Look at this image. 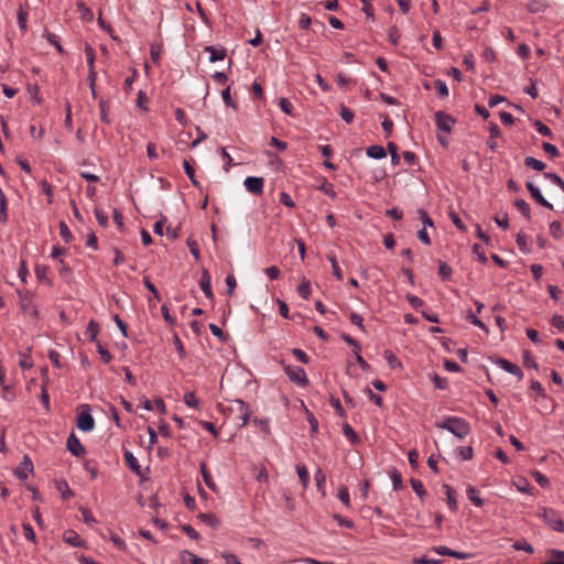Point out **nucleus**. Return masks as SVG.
Listing matches in <instances>:
<instances>
[{
  "instance_id": "f257e3e1",
  "label": "nucleus",
  "mask_w": 564,
  "mask_h": 564,
  "mask_svg": "<svg viewBox=\"0 0 564 564\" xmlns=\"http://www.w3.org/2000/svg\"><path fill=\"white\" fill-rule=\"evenodd\" d=\"M437 429H443L463 440L470 433V424L459 416H446L442 422H436Z\"/></svg>"
},
{
  "instance_id": "f03ea898",
  "label": "nucleus",
  "mask_w": 564,
  "mask_h": 564,
  "mask_svg": "<svg viewBox=\"0 0 564 564\" xmlns=\"http://www.w3.org/2000/svg\"><path fill=\"white\" fill-rule=\"evenodd\" d=\"M281 364L283 365V369L286 376L292 382L301 387L308 386L310 381L306 377L305 370L302 367L286 365L283 360H281Z\"/></svg>"
},
{
  "instance_id": "7ed1b4c3",
  "label": "nucleus",
  "mask_w": 564,
  "mask_h": 564,
  "mask_svg": "<svg viewBox=\"0 0 564 564\" xmlns=\"http://www.w3.org/2000/svg\"><path fill=\"white\" fill-rule=\"evenodd\" d=\"M540 516L554 531L564 532V522L555 510L542 508Z\"/></svg>"
},
{
  "instance_id": "20e7f679",
  "label": "nucleus",
  "mask_w": 564,
  "mask_h": 564,
  "mask_svg": "<svg viewBox=\"0 0 564 564\" xmlns=\"http://www.w3.org/2000/svg\"><path fill=\"white\" fill-rule=\"evenodd\" d=\"M82 408L84 409V411H82L77 416V427L83 432H90L95 427V420L90 414V406L88 404H85Z\"/></svg>"
},
{
  "instance_id": "39448f33",
  "label": "nucleus",
  "mask_w": 564,
  "mask_h": 564,
  "mask_svg": "<svg viewBox=\"0 0 564 564\" xmlns=\"http://www.w3.org/2000/svg\"><path fill=\"white\" fill-rule=\"evenodd\" d=\"M435 123L438 130L449 133L455 124L456 120L451 115L438 110L434 115Z\"/></svg>"
},
{
  "instance_id": "423d86ee",
  "label": "nucleus",
  "mask_w": 564,
  "mask_h": 564,
  "mask_svg": "<svg viewBox=\"0 0 564 564\" xmlns=\"http://www.w3.org/2000/svg\"><path fill=\"white\" fill-rule=\"evenodd\" d=\"M243 184L247 191L254 195H261L263 193V177L248 176L245 178Z\"/></svg>"
},
{
  "instance_id": "0eeeda50",
  "label": "nucleus",
  "mask_w": 564,
  "mask_h": 564,
  "mask_svg": "<svg viewBox=\"0 0 564 564\" xmlns=\"http://www.w3.org/2000/svg\"><path fill=\"white\" fill-rule=\"evenodd\" d=\"M67 449L74 455L75 457H82L86 454V449L80 443V441L77 438V436L74 433H70V435L67 437Z\"/></svg>"
},
{
  "instance_id": "6e6552de",
  "label": "nucleus",
  "mask_w": 564,
  "mask_h": 564,
  "mask_svg": "<svg viewBox=\"0 0 564 564\" xmlns=\"http://www.w3.org/2000/svg\"><path fill=\"white\" fill-rule=\"evenodd\" d=\"M527 189L529 191L531 197L541 206L553 209V205L542 195L541 191L538 186H535L532 182L527 183Z\"/></svg>"
},
{
  "instance_id": "1a4fd4ad",
  "label": "nucleus",
  "mask_w": 564,
  "mask_h": 564,
  "mask_svg": "<svg viewBox=\"0 0 564 564\" xmlns=\"http://www.w3.org/2000/svg\"><path fill=\"white\" fill-rule=\"evenodd\" d=\"M33 471V463L28 455L23 456L20 465L14 469V475L20 479L24 480L28 478L29 473Z\"/></svg>"
},
{
  "instance_id": "9d476101",
  "label": "nucleus",
  "mask_w": 564,
  "mask_h": 564,
  "mask_svg": "<svg viewBox=\"0 0 564 564\" xmlns=\"http://www.w3.org/2000/svg\"><path fill=\"white\" fill-rule=\"evenodd\" d=\"M496 364L499 367H501L505 371L517 376L519 379L523 378V372L518 365L510 362L509 360H507L505 358H498L496 360Z\"/></svg>"
},
{
  "instance_id": "9b49d317",
  "label": "nucleus",
  "mask_w": 564,
  "mask_h": 564,
  "mask_svg": "<svg viewBox=\"0 0 564 564\" xmlns=\"http://www.w3.org/2000/svg\"><path fill=\"white\" fill-rule=\"evenodd\" d=\"M210 275H209V272L207 269H203L202 271V278H200V281H199V286L202 289V291L204 292V294L206 295V297H208L209 300H213L214 299V294H213V291H212V282H210Z\"/></svg>"
},
{
  "instance_id": "f8f14e48",
  "label": "nucleus",
  "mask_w": 564,
  "mask_h": 564,
  "mask_svg": "<svg viewBox=\"0 0 564 564\" xmlns=\"http://www.w3.org/2000/svg\"><path fill=\"white\" fill-rule=\"evenodd\" d=\"M124 462L127 466L138 476L142 477V469L141 466L138 463V459L134 457V455L126 449L123 453Z\"/></svg>"
},
{
  "instance_id": "ddd939ff",
  "label": "nucleus",
  "mask_w": 564,
  "mask_h": 564,
  "mask_svg": "<svg viewBox=\"0 0 564 564\" xmlns=\"http://www.w3.org/2000/svg\"><path fill=\"white\" fill-rule=\"evenodd\" d=\"M205 52H208L210 54L209 62L216 63L218 61H223L226 57V48L220 46L216 47L213 45H208L204 47Z\"/></svg>"
},
{
  "instance_id": "4468645a",
  "label": "nucleus",
  "mask_w": 564,
  "mask_h": 564,
  "mask_svg": "<svg viewBox=\"0 0 564 564\" xmlns=\"http://www.w3.org/2000/svg\"><path fill=\"white\" fill-rule=\"evenodd\" d=\"M489 132H490V137H489V140L487 141V145L491 151H496L498 148V144L495 139L501 137V130L496 122H490L489 123Z\"/></svg>"
},
{
  "instance_id": "2eb2a0df",
  "label": "nucleus",
  "mask_w": 564,
  "mask_h": 564,
  "mask_svg": "<svg viewBox=\"0 0 564 564\" xmlns=\"http://www.w3.org/2000/svg\"><path fill=\"white\" fill-rule=\"evenodd\" d=\"M64 541L75 547L85 546V541L74 530H67L63 534Z\"/></svg>"
},
{
  "instance_id": "dca6fc26",
  "label": "nucleus",
  "mask_w": 564,
  "mask_h": 564,
  "mask_svg": "<svg viewBox=\"0 0 564 564\" xmlns=\"http://www.w3.org/2000/svg\"><path fill=\"white\" fill-rule=\"evenodd\" d=\"M20 304H21V310L24 313L32 315L34 318L39 317V310H37L36 305L32 302L31 299H29L26 296L21 297Z\"/></svg>"
},
{
  "instance_id": "f3484780",
  "label": "nucleus",
  "mask_w": 564,
  "mask_h": 564,
  "mask_svg": "<svg viewBox=\"0 0 564 564\" xmlns=\"http://www.w3.org/2000/svg\"><path fill=\"white\" fill-rule=\"evenodd\" d=\"M443 488L445 490V495H446V500H447V505H448V508L455 512L458 508L457 506V500H456V492L455 490L449 486V485H443Z\"/></svg>"
},
{
  "instance_id": "a211bd4d",
  "label": "nucleus",
  "mask_w": 564,
  "mask_h": 564,
  "mask_svg": "<svg viewBox=\"0 0 564 564\" xmlns=\"http://www.w3.org/2000/svg\"><path fill=\"white\" fill-rule=\"evenodd\" d=\"M200 474H202L203 480H204V482L206 484V486H207L210 490H213V491L217 492L218 488H217V486H216L215 481L213 480V477H212V475L209 474V471H208V469H207V466H206V463H205V462H203V463L200 464Z\"/></svg>"
},
{
  "instance_id": "6ab92c4d",
  "label": "nucleus",
  "mask_w": 564,
  "mask_h": 564,
  "mask_svg": "<svg viewBox=\"0 0 564 564\" xmlns=\"http://www.w3.org/2000/svg\"><path fill=\"white\" fill-rule=\"evenodd\" d=\"M182 564H207L206 561L189 551H183L181 553Z\"/></svg>"
},
{
  "instance_id": "aec40b11",
  "label": "nucleus",
  "mask_w": 564,
  "mask_h": 564,
  "mask_svg": "<svg viewBox=\"0 0 564 564\" xmlns=\"http://www.w3.org/2000/svg\"><path fill=\"white\" fill-rule=\"evenodd\" d=\"M367 155L371 159L381 160L387 156V150L379 144L367 148Z\"/></svg>"
},
{
  "instance_id": "412c9836",
  "label": "nucleus",
  "mask_w": 564,
  "mask_h": 564,
  "mask_svg": "<svg viewBox=\"0 0 564 564\" xmlns=\"http://www.w3.org/2000/svg\"><path fill=\"white\" fill-rule=\"evenodd\" d=\"M198 519L213 529H217L220 525L219 519L212 512L210 513H199Z\"/></svg>"
},
{
  "instance_id": "4be33fe9",
  "label": "nucleus",
  "mask_w": 564,
  "mask_h": 564,
  "mask_svg": "<svg viewBox=\"0 0 564 564\" xmlns=\"http://www.w3.org/2000/svg\"><path fill=\"white\" fill-rule=\"evenodd\" d=\"M77 11L80 13L82 20H85L87 22L91 21L94 19L93 11L86 7L83 0H78L76 2Z\"/></svg>"
},
{
  "instance_id": "5701e85b",
  "label": "nucleus",
  "mask_w": 564,
  "mask_h": 564,
  "mask_svg": "<svg viewBox=\"0 0 564 564\" xmlns=\"http://www.w3.org/2000/svg\"><path fill=\"white\" fill-rule=\"evenodd\" d=\"M547 7L549 4L544 0H530L527 6L528 11L531 13L543 12Z\"/></svg>"
},
{
  "instance_id": "b1692460",
  "label": "nucleus",
  "mask_w": 564,
  "mask_h": 564,
  "mask_svg": "<svg viewBox=\"0 0 564 564\" xmlns=\"http://www.w3.org/2000/svg\"><path fill=\"white\" fill-rule=\"evenodd\" d=\"M343 432H344L345 436L348 437L354 445L361 443L360 436L355 432V430L348 423L343 424Z\"/></svg>"
},
{
  "instance_id": "393cba45",
  "label": "nucleus",
  "mask_w": 564,
  "mask_h": 564,
  "mask_svg": "<svg viewBox=\"0 0 564 564\" xmlns=\"http://www.w3.org/2000/svg\"><path fill=\"white\" fill-rule=\"evenodd\" d=\"M296 473L299 475V478H300V481L302 484V487L304 489H306L307 486H308V482H310V474H308V470H307L306 466L303 465V464H299L296 466Z\"/></svg>"
},
{
  "instance_id": "a878e982",
  "label": "nucleus",
  "mask_w": 564,
  "mask_h": 564,
  "mask_svg": "<svg viewBox=\"0 0 564 564\" xmlns=\"http://www.w3.org/2000/svg\"><path fill=\"white\" fill-rule=\"evenodd\" d=\"M466 491H467V497H468V499H469V500H470L475 506H477V507H482V506H484V500L479 497L478 491H477V489H476L474 486L469 485V486L467 487V490H466Z\"/></svg>"
},
{
  "instance_id": "bb28decb",
  "label": "nucleus",
  "mask_w": 564,
  "mask_h": 564,
  "mask_svg": "<svg viewBox=\"0 0 564 564\" xmlns=\"http://www.w3.org/2000/svg\"><path fill=\"white\" fill-rule=\"evenodd\" d=\"M524 165L539 172L545 169V163L533 156H527L524 159Z\"/></svg>"
},
{
  "instance_id": "cd10ccee",
  "label": "nucleus",
  "mask_w": 564,
  "mask_h": 564,
  "mask_svg": "<svg viewBox=\"0 0 564 564\" xmlns=\"http://www.w3.org/2000/svg\"><path fill=\"white\" fill-rule=\"evenodd\" d=\"M514 206L528 220L531 218L530 205L524 199H516Z\"/></svg>"
},
{
  "instance_id": "c85d7f7f",
  "label": "nucleus",
  "mask_w": 564,
  "mask_h": 564,
  "mask_svg": "<svg viewBox=\"0 0 564 564\" xmlns=\"http://www.w3.org/2000/svg\"><path fill=\"white\" fill-rule=\"evenodd\" d=\"M315 480H316V487H317V490L323 495L325 496V489H324V484L326 481V475L325 473L322 470V468H317L316 471H315Z\"/></svg>"
},
{
  "instance_id": "c756f323",
  "label": "nucleus",
  "mask_w": 564,
  "mask_h": 564,
  "mask_svg": "<svg viewBox=\"0 0 564 564\" xmlns=\"http://www.w3.org/2000/svg\"><path fill=\"white\" fill-rule=\"evenodd\" d=\"M410 484L414 492L423 501L424 497L426 496V490L424 489L422 481L415 478H411Z\"/></svg>"
},
{
  "instance_id": "7c9ffc66",
  "label": "nucleus",
  "mask_w": 564,
  "mask_h": 564,
  "mask_svg": "<svg viewBox=\"0 0 564 564\" xmlns=\"http://www.w3.org/2000/svg\"><path fill=\"white\" fill-rule=\"evenodd\" d=\"M452 268L443 261H440L438 263V275L443 281H449L452 278Z\"/></svg>"
},
{
  "instance_id": "2f4dec72",
  "label": "nucleus",
  "mask_w": 564,
  "mask_h": 564,
  "mask_svg": "<svg viewBox=\"0 0 564 564\" xmlns=\"http://www.w3.org/2000/svg\"><path fill=\"white\" fill-rule=\"evenodd\" d=\"M466 319H467L470 324H473V325H475V326H478V327H479L480 329H482L485 333H487V334L489 333V329H488V327L486 326V324H484V323H482V322H481V321L476 316V314H474V313H473V311H471V310H469V311L467 312Z\"/></svg>"
},
{
  "instance_id": "473e14b6",
  "label": "nucleus",
  "mask_w": 564,
  "mask_h": 564,
  "mask_svg": "<svg viewBox=\"0 0 564 564\" xmlns=\"http://www.w3.org/2000/svg\"><path fill=\"white\" fill-rule=\"evenodd\" d=\"M327 258H328L329 262L332 263V269H333L334 276L338 281H343V279H344L343 271H341V269L338 265L336 257L334 254H328Z\"/></svg>"
},
{
  "instance_id": "72a5a7b5",
  "label": "nucleus",
  "mask_w": 564,
  "mask_h": 564,
  "mask_svg": "<svg viewBox=\"0 0 564 564\" xmlns=\"http://www.w3.org/2000/svg\"><path fill=\"white\" fill-rule=\"evenodd\" d=\"M297 293L304 300H308L311 295V282L306 279H303L302 283L297 286Z\"/></svg>"
},
{
  "instance_id": "f704fd0d",
  "label": "nucleus",
  "mask_w": 564,
  "mask_h": 564,
  "mask_svg": "<svg viewBox=\"0 0 564 564\" xmlns=\"http://www.w3.org/2000/svg\"><path fill=\"white\" fill-rule=\"evenodd\" d=\"M86 333L88 334L89 339H90L91 341H96V343H98V341H97V335H98V333H99V324H98L96 321L91 319V321L88 323V326H87V330H86Z\"/></svg>"
},
{
  "instance_id": "c9c22d12",
  "label": "nucleus",
  "mask_w": 564,
  "mask_h": 564,
  "mask_svg": "<svg viewBox=\"0 0 564 564\" xmlns=\"http://www.w3.org/2000/svg\"><path fill=\"white\" fill-rule=\"evenodd\" d=\"M47 270H48V268L46 265H36L35 274H36L37 280H40L41 282H45L47 285H51L52 282L47 278Z\"/></svg>"
},
{
  "instance_id": "e433bc0d",
  "label": "nucleus",
  "mask_w": 564,
  "mask_h": 564,
  "mask_svg": "<svg viewBox=\"0 0 564 564\" xmlns=\"http://www.w3.org/2000/svg\"><path fill=\"white\" fill-rule=\"evenodd\" d=\"M318 189L324 192L326 195H328L332 198L336 197V192L334 189V185L328 182L325 177H323L322 184L318 186Z\"/></svg>"
},
{
  "instance_id": "4c0bfd02",
  "label": "nucleus",
  "mask_w": 564,
  "mask_h": 564,
  "mask_svg": "<svg viewBox=\"0 0 564 564\" xmlns=\"http://www.w3.org/2000/svg\"><path fill=\"white\" fill-rule=\"evenodd\" d=\"M85 54H86V58H87L88 69L89 70L95 69L96 55H95V51H94V48L91 47L90 44H86V46H85Z\"/></svg>"
},
{
  "instance_id": "58836bf2",
  "label": "nucleus",
  "mask_w": 564,
  "mask_h": 564,
  "mask_svg": "<svg viewBox=\"0 0 564 564\" xmlns=\"http://www.w3.org/2000/svg\"><path fill=\"white\" fill-rule=\"evenodd\" d=\"M183 167H184L185 174L188 176V178L191 180L192 184L194 186L198 187L199 183L197 182V180L195 177V170H194V167L186 160H184V162H183Z\"/></svg>"
},
{
  "instance_id": "ea45409f",
  "label": "nucleus",
  "mask_w": 564,
  "mask_h": 564,
  "mask_svg": "<svg viewBox=\"0 0 564 564\" xmlns=\"http://www.w3.org/2000/svg\"><path fill=\"white\" fill-rule=\"evenodd\" d=\"M57 489L61 491L62 498L64 500H67L72 497H74V491L68 487V484L66 481H59L57 484Z\"/></svg>"
},
{
  "instance_id": "a19ab883",
  "label": "nucleus",
  "mask_w": 564,
  "mask_h": 564,
  "mask_svg": "<svg viewBox=\"0 0 564 564\" xmlns=\"http://www.w3.org/2000/svg\"><path fill=\"white\" fill-rule=\"evenodd\" d=\"M186 243H187V247H188L191 253L195 258V260L199 261L200 260V251H199V247H198L197 241L189 237L187 239Z\"/></svg>"
},
{
  "instance_id": "79ce46f5",
  "label": "nucleus",
  "mask_w": 564,
  "mask_h": 564,
  "mask_svg": "<svg viewBox=\"0 0 564 564\" xmlns=\"http://www.w3.org/2000/svg\"><path fill=\"white\" fill-rule=\"evenodd\" d=\"M533 126L535 127L536 131L539 133H541L542 135L544 137H549V138H553V132L551 131V129L544 124L542 121L540 120H535L533 122Z\"/></svg>"
},
{
  "instance_id": "37998d69",
  "label": "nucleus",
  "mask_w": 564,
  "mask_h": 564,
  "mask_svg": "<svg viewBox=\"0 0 564 564\" xmlns=\"http://www.w3.org/2000/svg\"><path fill=\"white\" fill-rule=\"evenodd\" d=\"M99 109H100V120L107 124L110 123V120L108 118V110L109 106L108 102L105 99L99 100Z\"/></svg>"
},
{
  "instance_id": "c03bdc74",
  "label": "nucleus",
  "mask_w": 564,
  "mask_h": 564,
  "mask_svg": "<svg viewBox=\"0 0 564 564\" xmlns=\"http://www.w3.org/2000/svg\"><path fill=\"white\" fill-rule=\"evenodd\" d=\"M550 232L556 239L562 238V236L564 235V231H563L562 225L558 220H554L550 224Z\"/></svg>"
},
{
  "instance_id": "a18cd8bd",
  "label": "nucleus",
  "mask_w": 564,
  "mask_h": 564,
  "mask_svg": "<svg viewBox=\"0 0 564 564\" xmlns=\"http://www.w3.org/2000/svg\"><path fill=\"white\" fill-rule=\"evenodd\" d=\"M417 214L423 224V228L434 227V221L432 220V218L430 217L429 213L425 209L419 208Z\"/></svg>"
},
{
  "instance_id": "49530a36",
  "label": "nucleus",
  "mask_w": 564,
  "mask_h": 564,
  "mask_svg": "<svg viewBox=\"0 0 564 564\" xmlns=\"http://www.w3.org/2000/svg\"><path fill=\"white\" fill-rule=\"evenodd\" d=\"M237 403H239V405H240L241 420H242L241 425L245 426L250 419L249 406L242 400H237Z\"/></svg>"
},
{
  "instance_id": "de8ad7c7",
  "label": "nucleus",
  "mask_w": 564,
  "mask_h": 564,
  "mask_svg": "<svg viewBox=\"0 0 564 564\" xmlns=\"http://www.w3.org/2000/svg\"><path fill=\"white\" fill-rule=\"evenodd\" d=\"M209 329L214 336H216L220 341L226 343L229 338V336L223 332L220 327H218L216 324H210Z\"/></svg>"
},
{
  "instance_id": "09e8293b",
  "label": "nucleus",
  "mask_w": 564,
  "mask_h": 564,
  "mask_svg": "<svg viewBox=\"0 0 564 564\" xmlns=\"http://www.w3.org/2000/svg\"><path fill=\"white\" fill-rule=\"evenodd\" d=\"M384 356H386V359H387L390 368H392V369L401 368L402 365H401L400 360L391 350H386Z\"/></svg>"
},
{
  "instance_id": "8fccbe9b",
  "label": "nucleus",
  "mask_w": 564,
  "mask_h": 564,
  "mask_svg": "<svg viewBox=\"0 0 564 564\" xmlns=\"http://www.w3.org/2000/svg\"><path fill=\"white\" fill-rule=\"evenodd\" d=\"M457 452L463 460H470L474 456V449L471 446H459Z\"/></svg>"
},
{
  "instance_id": "3c124183",
  "label": "nucleus",
  "mask_w": 564,
  "mask_h": 564,
  "mask_svg": "<svg viewBox=\"0 0 564 564\" xmlns=\"http://www.w3.org/2000/svg\"><path fill=\"white\" fill-rule=\"evenodd\" d=\"M432 381L436 389L446 390L448 388L447 379L438 376L437 373L432 376Z\"/></svg>"
},
{
  "instance_id": "603ef678",
  "label": "nucleus",
  "mask_w": 564,
  "mask_h": 564,
  "mask_svg": "<svg viewBox=\"0 0 564 564\" xmlns=\"http://www.w3.org/2000/svg\"><path fill=\"white\" fill-rule=\"evenodd\" d=\"M434 87L437 90L438 97L446 98L448 96V88L445 82L436 79L434 82Z\"/></svg>"
},
{
  "instance_id": "864d4df0",
  "label": "nucleus",
  "mask_w": 564,
  "mask_h": 564,
  "mask_svg": "<svg viewBox=\"0 0 564 564\" xmlns=\"http://www.w3.org/2000/svg\"><path fill=\"white\" fill-rule=\"evenodd\" d=\"M59 234L65 243H69L73 240V235L64 221L59 223Z\"/></svg>"
},
{
  "instance_id": "5fc2aeb1",
  "label": "nucleus",
  "mask_w": 564,
  "mask_h": 564,
  "mask_svg": "<svg viewBox=\"0 0 564 564\" xmlns=\"http://www.w3.org/2000/svg\"><path fill=\"white\" fill-rule=\"evenodd\" d=\"M340 117L346 123H351L354 121V112L345 105H340Z\"/></svg>"
},
{
  "instance_id": "6e6d98bb",
  "label": "nucleus",
  "mask_w": 564,
  "mask_h": 564,
  "mask_svg": "<svg viewBox=\"0 0 564 564\" xmlns=\"http://www.w3.org/2000/svg\"><path fill=\"white\" fill-rule=\"evenodd\" d=\"M184 402L187 406L198 409L199 408V401L196 398L194 392H186L184 394Z\"/></svg>"
},
{
  "instance_id": "4d7b16f0",
  "label": "nucleus",
  "mask_w": 564,
  "mask_h": 564,
  "mask_svg": "<svg viewBox=\"0 0 564 564\" xmlns=\"http://www.w3.org/2000/svg\"><path fill=\"white\" fill-rule=\"evenodd\" d=\"M532 476L534 477V480L542 487V488H549L550 487V480L546 476H544L541 471L534 470L532 471Z\"/></svg>"
},
{
  "instance_id": "13d9d810",
  "label": "nucleus",
  "mask_w": 564,
  "mask_h": 564,
  "mask_svg": "<svg viewBox=\"0 0 564 564\" xmlns=\"http://www.w3.org/2000/svg\"><path fill=\"white\" fill-rule=\"evenodd\" d=\"M523 366L525 368H534L538 369V364L529 350L523 351Z\"/></svg>"
},
{
  "instance_id": "bf43d9fd",
  "label": "nucleus",
  "mask_w": 564,
  "mask_h": 564,
  "mask_svg": "<svg viewBox=\"0 0 564 564\" xmlns=\"http://www.w3.org/2000/svg\"><path fill=\"white\" fill-rule=\"evenodd\" d=\"M26 20H28V12L23 9L22 6H20L18 10V23L20 29L25 32L26 31Z\"/></svg>"
},
{
  "instance_id": "052dcab7",
  "label": "nucleus",
  "mask_w": 564,
  "mask_h": 564,
  "mask_svg": "<svg viewBox=\"0 0 564 564\" xmlns=\"http://www.w3.org/2000/svg\"><path fill=\"white\" fill-rule=\"evenodd\" d=\"M46 40L48 41L50 44L54 45L56 47V50L58 51V53L61 54H65V50L63 48V46L61 45L59 43V37L56 35V34H53V33H47L45 35Z\"/></svg>"
},
{
  "instance_id": "680f3d73",
  "label": "nucleus",
  "mask_w": 564,
  "mask_h": 564,
  "mask_svg": "<svg viewBox=\"0 0 564 564\" xmlns=\"http://www.w3.org/2000/svg\"><path fill=\"white\" fill-rule=\"evenodd\" d=\"M221 97H223V100L224 102L226 104V106L237 110L238 106L237 104L234 101V99L231 98V95H230V87H227L226 89H224L221 91Z\"/></svg>"
},
{
  "instance_id": "e2e57ef3",
  "label": "nucleus",
  "mask_w": 564,
  "mask_h": 564,
  "mask_svg": "<svg viewBox=\"0 0 564 564\" xmlns=\"http://www.w3.org/2000/svg\"><path fill=\"white\" fill-rule=\"evenodd\" d=\"M338 498L346 507H350L349 491L346 486L338 488Z\"/></svg>"
},
{
  "instance_id": "0e129e2a",
  "label": "nucleus",
  "mask_w": 564,
  "mask_h": 564,
  "mask_svg": "<svg viewBox=\"0 0 564 564\" xmlns=\"http://www.w3.org/2000/svg\"><path fill=\"white\" fill-rule=\"evenodd\" d=\"M279 106L284 113H286L289 116L294 115L292 104L288 98H284V97L280 98Z\"/></svg>"
},
{
  "instance_id": "69168bd1",
  "label": "nucleus",
  "mask_w": 564,
  "mask_h": 564,
  "mask_svg": "<svg viewBox=\"0 0 564 564\" xmlns=\"http://www.w3.org/2000/svg\"><path fill=\"white\" fill-rule=\"evenodd\" d=\"M349 321L351 324L356 325L357 327H359L364 333H366V327L364 325V318L361 315L357 314V313H351L349 315Z\"/></svg>"
},
{
  "instance_id": "338daca9",
  "label": "nucleus",
  "mask_w": 564,
  "mask_h": 564,
  "mask_svg": "<svg viewBox=\"0 0 564 564\" xmlns=\"http://www.w3.org/2000/svg\"><path fill=\"white\" fill-rule=\"evenodd\" d=\"M401 36V33L399 31V29L393 25L389 29L388 31V37H389V41L393 44V45H397L398 42H399V39Z\"/></svg>"
},
{
  "instance_id": "774afa93",
  "label": "nucleus",
  "mask_w": 564,
  "mask_h": 564,
  "mask_svg": "<svg viewBox=\"0 0 564 564\" xmlns=\"http://www.w3.org/2000/svg\"><path fill=\"white\" fill-rule=\"evenodd\" d=\"M414 564H440V558L430 557L427 555H423L421 557H416L413 560Z\"/></svg>"
}]
</instances>
